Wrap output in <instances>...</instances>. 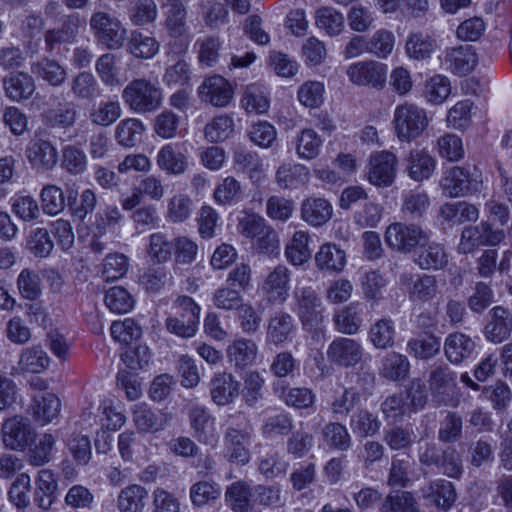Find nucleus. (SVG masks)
I'll return each mask as SVG.
<instances>
[{
	"label": "nucleus",
	"instance_id": "obj_1",
	"mask_svg": "<svg viewBox=\"0 0 512 512\" xmlns=\"http://www.w3.org/2000/svg\"><path fill=\"white\" fill-rule=\"evenodd\" d=\"M173 309L175 314L165 320L166 329L181 338L195 336L200 322V306L189 296H179Z\"/></svg>",
	"mask_w": 512,
	"mask_h": 512
},
{
	"label": "nucleus",
	"instance_id": "obj_2",
	"mask_svg": "<svg viewBox=\"0 0 512 512\" xmlns=\"http://www.w3.org/2000/svg\"><path fill=\"white\" fill-rule=\"evenodd\" d=\"M124 103L135 113H149L162 103V91L145 78L130 81L122 91Z\"/></svg>",
	"mask_w": 512,
	"mask_h": 512
},
{
	"label": "nucleus",
	"instance_id": "obj_3",
	"mask_svg": "<svg viewBox=\"0 0 512 512\" xmlns=\"http://www.w3.org/2000/svg\"><path fill=\"white\" fill-rule=\"evenodd\" d=\"M393 122L398 138L410 142L426 129L428 118L424 109L411 103H404L396 107Z\"/></svg>",
	"mask_w": 512,
	"mask_h": 512
},
{
	"label": "nucleus",
	"instance_id": "obj_4",
	"mask_svg": "<svg viewBox=\"0 0 512 512\" xmlns=\"http://www.w3.org/2000/svg\"><path fill=\"white\" fill-rule=\"evenodd\" d=\"M294 311L303 326L313 327L322 317V300L309 285L297 284L293 291Z\"/></svg>",
	"mask_w": 512,
	"mask_h": 512
},
{
	"label": "nucleus",
	"instance_id": "obj_5",
	"mask_svg": "<svg viewBox=\"0 0 512 512\" xmlns=\"http://www.w3.org/2000/svg\"><path fill=\"white\" fill-rule=\"evenodd\" d=\"M90 26L97 41L108 49H119L126 38V30L121 22L105 12H96L91 16Z\"/></svg>",
	"mask_w": 512,
	"mask_h": 512
},
{
	"label": "nucleus",
	"instance_id": "obj_6",
	"mask_svg": "<svg viewBox=\"0 0 512 512\" xmlns=\"http://www.w3.org/2000/svg\"><path fill=\"white\" fill-rule=\"evenodd\" d=\"M1 434L5 448L13 451L25 450L35 440L36 436L28 419L21 415L6 419L2 423Z\"/></svg>",
	"mask_w": 512,
	"mask_h": 512
},
{
	"label": "nucleus",
	"instance_id": "obj_7",
	"mask_svg": "<svg viewBox=\"0 0 512 512\" xmlns=\"http://www.w3.org/2000/svg\"><path fill=\"white\" fill-rule=\"evenodd\" d=\"M387 65L374 60L359 61L348 66L346 75L357 86L382 89L387 78Z\"/></svg>",
	"mask_w": 512,
	"mask_h": 512
},
{
	"label": "nucleus",
	"instance_id": "obj_8",
	"mask_svg": "<svg viewBox=\"0 0 512 512\" xmlns=\"http://www.w3.org/2000/svg\"><path fill=\"white\" fill-rule=\"evenodd\" d=\"M385 239L390 248L401 253H409L425 241L427 235L420 226L397 222L387 227Z\"/></svg>",
	"mask_w": 512,
	"mask_h": 512
},
{
	"label": "nucleus",
	"instance_id": "obj_9",
	"mask_svg": "<svg viewBox=\"0 0 512 512\" xmlns=\"http://www.w3.org/2000/svg\"><path fill=\"white\" fill-rule=\"evenodd\" d=\"M398 160L390 151H379L370 156L367 170L368 181L377 187H389L393 184L397 172Z\"/></svg>",
	"mask_w": 512,
	"mask_h": 512
},
{
	"label": "nucleus",
	"instance_id": "obj_10",
	"mask_svg": "<svg viewBox=\"0 0 512 512\" xmlns=\"http://www.w3.org/2000/svg\"><path fill=\"white\" fill-rule=\"evenodd\" d=\"M480 185L481 181L473 178L467 170L459 166L449 169L440 181L443 194L454 198L478 192Z\"/></svg>",
	"mask_w": 512,
	"mask_h": 512
},
{
	"label": "nucleus",
	"instance_id": "obj_11",
	"mask_svg": "<svg viewBox=\"0 0 512 512\" xmlns=\"http://www.w3.org/2000/svg\"><path fill=\"white\" fill-rule=\"evenodd\" d=\"M363 347L355 339L338 337L328 346L327 358L331 363L342 367H353L361 362Z\"/></svg>",
	"mask_w": 512,
	"mask_h": 512
},
{
	"label": "nucleus",
	"instance_id": "obj_12",
	"mask_svg": "<svg viewBox=\"0 0 512 512\" xmlns=\"http://www.w3.org/2000/svg\"><path fill=\"white\" fill-rule=\"evenodd\" d=\"M442 65L458 76L471 73L477 65V55L471 45H460L445 50Z\"/></svg>",
	"mask_w": 512,
	"mask_h": 512
},
{
	"label": "nucleus",
	"instance_id": "obj_13",
	"mask_svg": "<svg viewBox=\"0 0 512 512\" xmlns=\"http://www.w3.org/2000/svg\"><path fill=\"white\" fill-rule=\"evenodd\" d=\"M241 383L228 372H217L209 383L211 400L218 406L233 403L240 394Z\"/></svg>",
	"mask_w": 512,
	"mask_h": 512
},
{
	"label": "nucleus",
	"instance_id": "obj_14",
	"mask_svg": "<svg viewBox=\"0 0 512 512\" xmlns=\"http://www.w3.org/2000/svg\"><path fill=\"white\" fill-rule=\"evenodd\" d=\"M289 282V269L284 265H278L264 279L261 291L268 302L283 304L288 298Z\"/></svg>",
	"mask_w": 512,
	"mask_h": 512
},
{
	"label": "nucleus",
	"instance_id": "obj_15",
	"mask_svg": "<svg viewBox=\"0 0 512 512\" xmlns=\"http://www.w3.org/2000/svg\"><path fill=\"white\" fill-rule=\"evenodd\" d=\"M198 95L203 102L224 107L231 101L233 90L225 78L215 75L203 81L198 88Z\"/></svg>",
	"mask_w": 512,
	"mask_h": 512
},
{
	"label": "nucleus",
	"instance_id": "obj_16",
	"mask_svg": "<svg viewBox=\"0 0 512 512\" xmlns=\"http://www.w3.org/2000/svg\"><path fill=\"white\" fill-rule=\"evenodd\" d=\"M296 333L294 318L287 312L277 311L268 319L266 341L275 346L291 342Z\"/></svg>",
	"mask_w": 512,
	"mask_h": 512
},
{
	"label": "nucleus",
	"instance_id": "obj_17",
	"mask_svg": "<svg viewBox=\"0 0 512 512\" xmlns=\"http://www.w3.org/2000/svg\"><path fill=\"white\" fill-rule=\"evenodd\" d=\"M25 155L31 166L39 170H51L58 161L55 146L50 141L40 138H34L28 143Z\"/></svg>",
	"mask_w": 512,
	"mask_h": 512
},
{
	"label": "nucleus",
	"instance_id": "obj_18",
	"mask_svg": "<svg viewBox=\"0 0 512 512\" xmlns=\"http://www.w3.org/2000/svg\"><path fill=\"white\" fill-rule=\"evenodd\" d=\"M490 321L485 326V336L493 343L506 340L512 331V314L503 306H495L489 311Z\"/></svg>",
	"mask_w": 512,
	"mask_h": 512
},
{
	"label": "nucleus",
	"instance_id": "obj_19",
	"mask_svg": "<svg viewBox=\"0 0 512 512\" xmlns=\"http://www.w3.org/2000/svg\"><path fill=\"white\" fill-rule=\"evenodd\" d=\"M421 492L425 500L442 511L449 510L456 500L454 485L444 479L430 482L421 489Z\"/></svg>",
	"mask_w": 512,
	"mask_h": 512
},
{
	"label": "nucleus",
	"instance_id": "obj_20",
	"mask_svg": "<svg viewBox=\"0 0 512 512\" xmlns=\"http://www.w3.org/2000/svg\"><path fill=\"white\" fill-rule=\"evenodd\" d=\"M474 340L461 332L450 333L444 341V353L452 364H461L475 351Z\"/></svg>",
	"mask_w": 512,
	"mask_h": 512
},
{
	"label": "nucleus",
	"instance_id": "obj_21",
	"mask_svg": "<svg viewBox=\"0 0 512 512\" xmlns=\"http://www.w3.org/2000/svg\"><path fill=\"white\" fill-rule=\"evenodd\" d=\"M61 402L53 393H39L33 396L30 411L34 420L41 425L53 421L59 414Z\"/></svg>",
	"mask_w": 512,
	"mask_h": 512
},
{
	"label": "nucleus",
	"instance_id": "obj_22",
	"mask_svg": "<svg viewBox=\"0 0 512 512\" xmlns=\"http://www.w3.org/2000/svg\"><path fill=\"white\" fill-rule=\"evenodd\" d=\"M35 88L33 77L24 72L11 74L3 78L5 95L15 102L29 99Z\"/></svg>",
	"mask_w": 512,
	"mask_h": 512
},
{
	"label": "nucleus",
	"instance_id": "obj_23",
	"mask_svg": "<svg viewBox=\"0 0 512 512\" xmlns=\"http://www.w3.org/2000/svg\"><path fill=\"white\" fill-rule=\"evenodd\" d=\"M415 262L423 270H440L447 265L448 255L443 245L425 240L420 243Z\"/></svg>",
	"mask_w": 512,
	"mask_h": 512
},
{
	"label": "nucleus",
	"instance_id": "obj_24",
	"mask_svg": "<svg viewBox=\"0 0 512 512\" xmlns=\"http://www.w3.org/2000/svg\"><path fill=\"white\" fill-rule=\"evenodd\" d=\"M250 434L247 431L229 427L225 433L226 455L232 462L246 464L249 461L247 445Z\"/></svg>",
	"mask_w": 512,
	"mask_h": 512
},
{
	"label": "nucleus",
	"instance_id": "obj_25",
	"mask_svg": "<svg viewBox=\"0 0 512 512\" xmlns=\"http://www.w3.org/2000/svg\"><path fill=\"white\" fill-rule=\"evenodd\" d=\"M332 214V205L324 198H308L302 202L301 217L313 227H319L327 223Z\"/></svg>",
	"mask_w": 512,
	"mask_h": 512
},
{
	"label": "nucleus",
	"instance_id": "obj_26",
	"mask_svg": "<svg viewBox=\"0 0 512 512\" xmlns=\"http://www.w3.org/2000/svg\"><path fill=\"white\" fill-rule=\"evenodd\" d=\"M435 170V160L425 151L411 150L406 158V171L411 179L421 182L428 179Z\"/></svg>",
	"mask_w": 512,
	"mask_h": 512
},
{
	"label": "nucleus",
	"instance_id": "obj_27",
	"mask_svg": "<svg viewBox=\"0 0 512 512\" xmlns=\"http://www.w3.org/2000/svg\"><path fill=\"white\" fill-rule=\"evenodd\" d=\"M315 263L320 271L338 273L346 265V253L334 243H325L315 255Z\"/></svg>",
	"mask_w": 512,
	"mask_h": 512
},
{
	"label": "nucleus",
	"instance_id": "obj_28",
	"mask_svg": "<svg viewBox=\"0 0 512 512\" xmlns=\"http://www.w3.org/2000/svg\"><path fill=\"white\" fill-rule=\"evenodd\" d=\"M37 488L34 493V502L44 510L51 508L56 500L57 481L53 472L42 469L36 478Z\"/></svg>",
	"mask_w": 512,
	"mask_h": 512
},
{
	"label": "nucleus",
	"instance_id": "obj_29",
	"mask_svg": "<svg viewBox=\"0 0 512 512\" xmlns=\"http://www.w3.org/2000/svg\"><path fill=\"white\" fill-rule=\"evenodd\" d=\"M145 131L143 122L137 118L122 119L115 127L116 142L125 148H132L140 142Z\"/></svg>",
	"mask_w": 512,
	"mask_h": 512
},
{
	"label": "nucleus",
	"instance_id": "obj_30",
	"mask_svg": "<svg viewBox=\"0 0 512 512\" xmlns=\"http://www.w3.org/2000/svg\"><path fill=\"white\" fill-rule=\"evenodd\" d=\"M275 180L282 189H295L309 180V170L301 164H282L276 171Z\"/></svg>",
	"mask_w": 512,
	"mask_h": 512
},
{
	"label": "nucleus",
	"instance_id": "obj_31",
	"mask_svg": "<svg viewBox=\"0 0 512 512\" xmlns=\"http://www.w3.org/2000/svg\"><path fill=\"white\" fill-rule=\"evenodd\" d=\"M257 352L258 347L254 341L240 338L228 346L227 357L235 367L244 368L253 363Z\"/></svg>",
	"mask_w": 512,
	"mask_h": 512
},
{
	"label": "nucleus",
	"instance_id": "obj_32",
	"mask_svg": "<svg viewBox=\"0 0 512 512\" xmlns=\"http://www.w3.org/2000/svg\"><path fill=\"white\" fill-rule=\"evenodd\" d=\"M361 313V304L357 302L338 310L333 318L336 329L343 334H356L362 324Z\"/></svg>",
	"mask_w": 512,
	"mask_h": 512
},
{
	"label": "nucleus",
	"instance_id": "obj_33",
	"mask_svg": "<svg viewBox=\"0 0 512 512\" xmlns=\"http://www.w3.org/2000/svg\"><path fill=\"white\" fill-rule=\"evenodd\" d=\"M78 111L73 102L60 104L58 108L49 109L43 114L44 123L51 128L69 129L77 121Z\"/></svg>",
	"mask_w": 512,
	"mask_h": 512
},
{
	"label": "nucleus",
	"instance_id": "obj_34",
	"mask_svg": "<svg viewBox=\"0 0 512 512\" xmlns=\"http://www.w3.org/2000/svg\"><path fill=\"white\" fill-rule=\"evenodd\" d=\"M440 215L445 221L463 224L465 222H475L479 217V211L474 204L460 201L442 205Z\"/></svg>",
	"mask_w": 512,
	"mask_h": 512
},
{
	"label": "nucleus",
	"instance_id": "obj_35",
	"mask_svg": "<svg viewBox=\"0 0 512 512\" xmlns=\"http://www.w3.org/2000/svg\"><path fill=\"white\" fill-rule=\"evenodd\" d=\"M148 491L141 485L132 484L122 489L118 495L117 504L121 512H142Z\"/></svg>",
	"mask_w": 512,
	"mask_h": 512
},
{
	"label": "nucleus",
	"instance_id": "obj_36",
	"mask_svg": "<svg viewBox=\"0 0 512 512\" xmlns=\"http://www.w3.org/2000/svg\"><path fill=\"white\" fill-rule=\"evenodd\" d=\"M157 165L168 174L179 175L186 171L187 157L175 150L171 144L163 146L157 153Z\"/></svg>",
	"mask_w": 512,
	"mask_h": 512
},
{
	"label": "nucleus",
	"instance_id": "obj_37",
	"mask_svg": "<svg viewBox=\"0 0 512 512\" xmlns=\"http://www.w3.org/2000/svg\"><path fill=\"white\" fill-rule=\"evenodd\" d=\"M77 23V17L69 16L61 27L47 30L44 35L46 50L52 52L56 46L72 42L77 34Z\"/></svg>",
	"mask_w": 512,
	"mask_h": 512
},
{
	"label": "nucleus",
	"instance_id": "obj_38",
	"mask_svg": "<svg viewBox=\"0 0 512 512\" xmlns=\"http://www.w3.org/2000/svg\"><path fill=\"white\" fill-rule=\"evenodd\" d=\"M436 48V40L423 33L410 34L405 45L408 57L418 61L430 58Z\"/></svg>",
	"mask_w": 512,
	"mask_h": 512
},
{
	"label": "nucleus",
	"instance_id": "obj_39",
	"mask_svg": "<svg viewBox=\"0 0 512 512\" xmlns=\"http://www.w3.org/2000/svg\"><path fill=\"white\" fill-rule=\"evenodd\" d=\"M380 512H422L417 499L409 491H396L388 494Z\"/></svg>",
	"mask_w": 512,
	"mask_h": 512
},
{
	"label": "nucleus",
	"instance_id": "obj_40",
	"mask_svg": "<svg viewBox=\"0 0 512 512\" xmlns=\"http://www.w3.org/2000/svg\"><path fill=\"white\" fill-rule=\"evenodd\" d=\"M70 92L78 100L91 101L99 94V84L90 72H80L70 81Z\"/></svg>",
	"mask_w": 512,
	"mask_h": 512
},
{
	"label": "nucleus",
	"instance_id": "obj_41",
	"mask_svg": "<svg viewBox=\"0 0 512 512\" xmlns=\"http://www.w3.org/2000/svg\"><path fill=\"white\" fill-rule=\"evenodd\" d=\"M32 72L54 87L61 86L67 78L66 69L57 61L47 58L33 64Z\"/></svg>",
	"mask_w": 512,
	"mask_h": 512
},
{
	"label": "nucleus",
	"instance_id": "obj_42",
	"mask_svg": "<svg viewBox=\"0 0 512 512\" xmlns=\"http://www.w3.org/2000/svg\"><path fill=\"white\" fill-rule=\"evenodd\" d=\"M165 26L170 36H183L187 32L186 8L180 0H168Z\"/></svg>",
	"mask_w": 512,
	"mask_h": 512
},
{
	"label": "nucleus",
	"instance_id": "obj_43",
	"mask_svg": "<svg viewBox=\"0 0 512 512\" xmlns=\"http://www.w3.org/2000/svg\"><path fill=\"white\" fill-rule=\"evenodd\" d=\"M410 370V363L406 356L391 352L382 360L380 374L393 381L405 379Z\"/></svg>",
	"mask_w": 512,
	"mask_h": 512
},
{
	"label": "nucleus",
	"instance_id": "obj_44",
	"mask_svg": "<svg viewBox=\"0 0 512 512\" xmlns=\"http://www.w3.org/2000/svg\"><path fill=\"white\" fill-rule=\"evenodd\" d=\"M158 41L140 31H132L128 40V51L137 58L150 59L159 51Z\"/></svg>",
	"mask_w": 512,
	"mask_h": 512
},
{
	"label": "nucleus",
	"instance_id": "obj_45",
	"mask_svg": "<svg viewBox=\"0 0 512 512\" xmlns=\"http://www.w3.org/2000/svg\"><path fill=\"white\" fill-rule=\"evenodd\" d=\"M174 249V239H170L161 232L150 235L147 253L154 263L161 264L167 262L171 258Z\"/></svg>",
	"mask_w": 512,
	"mask_h": 512
},
{
	"label": "nucleus",
	"instance_id": "obj_46",
	"mask_svg": "<svg viewBox=\"0 0 512 512\" xmlns=\"http://www.w3.org/2000/svg\"><path fill=\"white\" fill-rule=\"evenodd\" d=\"M251 489L243 481L232 483L226 490V501L234 512H249L251 509Z\"/></svg>",
	"mask_w": 512,
	"mask_h": 512
},
{
	"label": "nucleus",
	"instance_id": "obj_47",
	"mask_svg": "<svg viewBox=\"0 0 512 512\" xmlns=\"http://www.w3.org/2000/svg\"><path fill=\"white\" fill-rule=\"evenodd\" d=\"M122 114V107L116 100L102 101L89 113L90 121L101 127H108L115 123Z\"/></svg>",
	"mask_w": 512,
	"mask_h": 512
},
{
	"label": "nucleus",
	"instance_id": "obj_48",
	"mask_svg": "<svg viewBox=\"0 0 512 512\" xmlns=\"http://www.w3.org/2000/svg\"><path fill=\"white\" fill-rule=\"evenodd\" d=\"M349 424L351 430L361 437L373 436L381 427L378 417L365 409L356 411L351 416Z\"/></svg>",
	"mask_w": 512,
	"mask_h": 512
},
{
	"label": "nucleus",
	"instance_id": "obj_49",
	"mask_svg": "<svg viewBox=\"0 0 512 512\" xmlns=\"http://www.w3.org/2000/svg\"><path fill=\"white\" fill-rule=\"evenodd\" d=\"M49 362L47 353L40 346H32L23 350L18 365L22 371L40 373L48 367Z\"/></svg>",
	"mask_w": 512,
	"mask_h": 512
},
{
	"label": "nucleus",
	"instance_id": "obj_50",
	"mask_svg": "<svg viewBox=\"0 0 512 512\" xmlns=\"http://www.w3.org/2000/svg\"><path fill=\"white\" fill-rule=\"evenodd\" d=\"M310 236L307 232L297 231L294 233L291 242L286 246L285 254L293 265H302L311 257L308 248Z\"/></svg>",
	"mask_w": 512,
	"mask_h": 512
},
{
	"label": "nucleus",
	"instance_id": "obj_51",
	"mask_svg": "<svg viewBox=\"0 0 512 512\" xmlns=\"http://www.w3.org/2000/svg\"><path fill=\"white\" fill-rule=\"evenodd\" d=\"M440 338L425 335L408 341L407 351L418 359H430L440 352Z\"/></svg>",
	"mask_w": 512,
	"mask_h": 512
},
{
	"label": "nucleus",
	"instance_id": "obj_52",
	"mask_svg": "<svg viewBox=\"0 0 512 512\" xmlns=\"http://www.w3.org/2000/svg\"><path fill=\"white\" fill-rule=\"evenodd\" d=\"M133 422L140 431L156 432L164 428V421L146 404H137L132 410Z\"/></svg>",
	"mask_w": 512,
	"mask_h": 512
},
{
	"label": "nucleus",
	"instance_id": "obj_53",
	"mask_svg": "<svg viewBox=\"0 0 512 512\" xmlns=\"http://www.w3.org/2000/svg\"><path fill=\"white\" fill-rule=\"evenodd\" d=\"M323 438L330 448L339 451H347L352 445V438L343 424L332 422L327 424L322 431Z\"/></svg>",
	"mask_w": 512,
	"mask_h": 512
},
{
	"label": "nucleus",
	"instance_id": "obj_54",
	"mask_svg": "<svg viewBox=\"0 0 512 512\" xmlns=\"http://www.w3.org/2000/svg\"><path fill=\"white\" fill-rule=\"evenodd\" d=\"M157 13L154 0H133L128 15L134 25L145 26L155 21Z\"/></svg>",
	"mask_w": 512,
	"mask_h": 512
},
{
	"label": "nucleus",
	"instance_id": "obj_55",
	"mask_svg": "<svg viewBox=\"0 0 512 512\" xmlns=\"http://www.w3.org/2000/svg\"><path fill=\"white\" fill-rule=\"evenodd\" d=\"M321 146L322 139L312 129L302 130L296 138V153L302 159L316 158Z\"/></svg>",
	"mask_w": 512,
	"mask_h": 512
},
{
	"label": "nucleus",
	"instance_id": "obj_56",
	"mask_svg": "<svg viewBox=\"0 0 512 512\" xmlns=\"http://www.w3.org/2000/svg\"><path fill=\"white\" fill-rule=\"evenodd\" d=\"M395 327L392 320L384 318L373 324L369 331L372 344L378 349H386L394 344Z\"/></svg>",
	"mask_w": 512,
	"mask_h": 512
},
{
	"label": "nucleus",
	"instance_id": "obj_57",
	"mask_svg": "<svg viewBox=\"0 0 512 512\" xmlns=\"http://www.w3.org/2000/svg\"><path fill=\"white\" fill-rule=\"evenodd\" d=\"M368 45L370 54L385 59L393 52L395 36L387 29H379L368 38Z\"/></svg>",
	"mask_w": 512,
	"mask_h": 512
},
{
	"label": "nucleus",
	"instance_id": "obj_58",
	"mask_svg": "<svg viewBox=\"0 0 512 512\" xmlns=\"http://www.w3.org/2000/svg\"><path fill=\"white\" fill-rule=\"evenodd\" d=\"M429 205V197L425 191L411 190L403 195L401 211L415 219L421 217Z\"/></svg>",
	"mask_w": 512,
	"mask_h": 512
},
{
	"label": "nucleus",
	"instance_id": "obj_59",
	"mask_svg": "<svg viewBox=\"0 0 512 512\" xmlns=\"http://www.w3.org/2000/svg\"><path fill=\"white\" fill-rule=\"evenodd\" d=\"M221 495V488L215 482L199 481L190 488V499L193 505L202 507L211 501L217 500Z\"/></svg>",
	"mask_w": 512,
	"mask_h": 512
},
{
	"label": "nucleus",
	"instance_id": "obj_60",
	"mask_svg": "<svg viewBox=\"0 0 512 512\" xmlns=\"http://www.w3.org/2000/svg\"><path fill=\"white\" fill-rule=\"evenodd\" d=\"M416 434L412 428L395 426L384 432L383 440L391 450H406L411 447Z\"/></svg>",
	"mask_w": 512,
	"mask_h": 512
},
{
	"label": "nucleus",
	"instance_id": "obj_61",
	"mask_svg": "<svg viewBox=\"0 0 512 512\" xmlns=\"http://www.w3.org/2000/svg\"><path fill=\"white\" fill-rule=\"evenodd\" d=\"M412 464L408 459L394 456L391 461L387 484L390 487L405 488L410 482Z\"/></svg>",
	"mask_w": 512,
	"mask_h": 512
},
{
	"label": "nucleus",
	"instance_id": "obj_62",
	"mask_svg": "<svg viewBox=\"0 0 512 512\" xmlns=\"http://www.w3.org/2000/svg\"><path fill=\"white\" fill-rule=\"evenodd\" d=\"M463 421L455 412H449L440 422L438 439L443 443H453L462 436Z\"/></svg>",
	"mask_w": 512,
	"mask_h": 512
},
{
	"label": "nucleus",
	"instance_id": "obj_63",
	"mask_svg": "<svg viewBox=\"0 0 512 512\" xmlns=\"http://www.w3.org/2000/svg\"><path fill=\"white\" fill-rule=\"evenodd\" d=\"M241 103L248 113H265L269 107V102L264 92L255 84L247 86Z\"/></svg>",
	"mask_w": 512,
	"mask_h": 512
},
{
	"label": "nucleus",
	"instance_id": "obj_64",
	"mask_svg": "<svg viewBox=\"0 0 512 512\" xmlns=\"http://www.w3.org/2000/svg\"><path fill=\"white\" fill-rule=\"evenodd\" d=\"M494 293L492 288L485 282H477L473 287L472 294L467 299L469 309L481 314L493 302Z\"/></svg>",
	"mask_w": 512,
	"mask_h": 512
}]
</instances>
